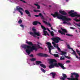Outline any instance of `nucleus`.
<instances>
[{
    "instance_id": "f257e3e1",
    "label": "nucleus",
    "mask_w": 80,
    "mask_h": 80,
    "mask_svg": "<svg viewBox=\"0 0 80 80\" xmlns=\"http://www.w3.org/2000/svg\"><path fill=\"white\" fill-rule=\"evenodd\" d=\"M26 43L30 46L27 45L26 44H23L21 46L22 48H24L26 49V52L28 55H30L31 52V51H32L33 50H35V51H37V48L35 47V46H33V43L31 42H26Z\"/></svg>"
},
{
    "instance_id": "f03ea898",
    "label": "nucleus",
    "mask_w": 80,
    "mask_h": 80,
    "mask_svg": "<svg viewBox=\"0 0 80 80\" xmlns=\"http://www.w3.org/2000/svg\"><path fill=\"white\" fill-rule=\"evenodd\" d=\"M51 15L53 17H54V18L57 17L58 18V19L62 20L64 21L63 23L64 24L67 23V22H66L71 20L70 18H67V16H63L58 13L57 12H55L54 13V14H51Z\"/></svg>"
},
{
    "instance_id": "7ed1b4c3",
    "label": "nucleus",
    "mask_w": 80,
    "mask_h": 80,
    "mask_svg": "<svg viewBox=\"0 0 80 80\" xmlns=\"http://www.w3.org/2000/svg\"><path fill=\"white\" fill-rule=\"evenodd\" d=\"M64 65V64H62L60 63H58V64L57 63H56L53 64H51L49 66V68L51 69L52 68H54V67H56L58 68L59 67V66L62 68L63 70H65V69H66V68L64 67L63 66Z\"/></svg>"
},
{
    "instance_id": "20e7f679",
    "label": "nucleus",
    "mask_w": 80,
    "mask_h": 80,
    "mask_svg": "<svg viewBox=\"0 0 80 80\" xmlns=\"http://www.w3.org/2000/svg\"><path fill=\"white\" fill-rule=\"evenodd\" d=\"M32 30L33 31V32H29V33L31 35H32V36H33V37H34L35 38L37 37L36 35H37L38 37L40 36V32H36V31H37L36 29L35 28H32Z\"/></svg>"
},
{
    "instance_id": "39448f33",
    "label": "nucleus",
    "mask_w": 80,
    "mask_h": 80,
    "mask_svg": "<svg viewBox=\"0 0 80 80\" xmlns=\"http://www.w3.org/2000/svg\"><path fill=\"white\" fill-rule=\"evenodd\" d=\"M69 16H70L71 17H75V18L73 19L74 20L76 21L77 22H80V19H77V18L78 17H80V15L78 14L77 12H75L74 13H72L71 14H69Z\"/></svg>"
},
{
    "instance_id": "423d86ee",
    "label": "nucleus",
    "mask_w": 80,
    "mask_h": 80,
    "mask_svg": "<svg viewBox=\"0 0 80 80\" xmlns=\"http://www.w3.org/2000/svg\"><path fill=\"white\" fill-rule=\"evenodd\" d=\"M51 40L53 41L54 42H52V43L53 45H54L55 46V43H58L59 42V41H63V40H61V38H60L57 37H55L54 38H51Z\"/></svg>"
},
{
    "instance_id": "0eeeda50",
    "label": "nucleus",
    "mask_w": 80,
    "mask_h": 80,
    "mask_svg": "<svg viewBox=\"0 0 80 80\" xmlns=\"http://www.w3.org/2000/svg\"><path fill=\"white\" fill-rule=\"evenodd\" d=\"M71 77L72 78H73V75H75V80H78V78L79 77V75L78 74V73H77L76 72H73L72 73H71Z\"/></svg>"
},
{
    "instance_id": "6e6552de",
    "label": "nucleus",
    "mask_w": 80,
    "mask_h": 80,
    "mask_svg": "<svg viewBox=\"0 0 80 80\" xmlns=\"http://www.w3.org/2000/svg\"><path fill=\"white\" fill-rule=\"evenodd\" d=\"M46 44H47L48 45V47L49 49V53H50V54H51V55H52V52H51V50H52V49H51V48H52V47H53V46L51 45H52V44L50 42H47L46 43Z\"/></svg>"
},
{
    "instance_id": "1a4fd4ad",
    "label": "nucleus",
    "mask_w": 80,
    "mask_h": 80,
    "mask_svg": "<svg viewBox=\"0 0 80 80\" xmlns=\"http://www.w3.org/2000/svg\"><path fill=\"white\" fill-rule=\"evenodd\" d=\"M61 30L62 32L59 30H58V32L60 33H61L62 35H65V33H67V30L62 28H61Z\"/></svg>"
},
{
    "instance_id": "9d476101",
    "label": "nucleus",
    "mask_w": 80,
    "mask_h": 80,
    "mask_svg": "<svg viewBox=\"0 0 80 80\" xmlns=\"http://www.w3.org/2000/svg\"><path fill=\"white\" fill-rule=\"evenodd\" d=\"M37 55L38 56H39V57H48V55H47V54H43L41 53H39Z\"/></svg>"
},
{
    "instance_id": "9b49d317",
    "label": "nucleus",
    "mask_w": 80,
    "mask_h": 80,
    "mask_svg": "<svg viewBox=\"0 0 80 80\" xmlns=\"http://www.w3.org/2000/svg\"><path fill=\"white\" fill-rule=\"evenodd\" d=\"M62 76L63 77H62L60 78V80H65V79L66 78H67V76L64 73L62 74Z\"/></svg>"
},
{
    "instance_id": "f8f14e48",
    "label": "nucleus",
    "mask_w": 80,
    "mask_h": 80,
    "mask_svg": "<svg viewBox=\"0 0 80 80\" xmlns=\"http://www.w3.org/2000/svg\"><path fill=\"white\" fill-rule=\"evenodd\" d=\"M35 16L36 17H41L42 19V20H45L44 17L41 13H40L38 15H35Z\"/></svg>"
},
{
    "instance_id": "ddd939ff",
    "label": "nucleus",
    "mask_w": 80,
    "mask_h": 80,
    "mask_svg": "<svg viewBox=\"0 0 80 80\" xmlns=\"http://www.w3.org/2000/svg\"><path fill=\"white\" fill-rule=\"evenodd\" d=\"M49 61L51 64H53V62H55L56 63L57 62V61L55 59H50L49 60Z\"/></svg>"
},
{
    "instance_id": "4468645a",
    "label": "nucleus",
    "mask_w": 80,
    "mask_h": 80,
    "mask_svg": "<svg viewBox=\"0 0 80 80\" xmlns=\"http://www.w3.org/2000/svg\"><path fill=\"white\" fill-rule=\"evenodd\" d=\"M38 23V24L39 25H42V24L40 22H38L37 21H35L33 22L32 23V25H33L35 26L37 25Z\"/></svg>"
},
{
    "instance_id": "2eb2a0df",
    "label": "nucleus",
    "mask_w": 80,
    "mask_h": 80,
    "mask_svg": "<svg viewBox=\"0 0 80 80\" xmlns=\"http://www.w3.org/2000/svg\"><path fill=\"white\" fill-rule=\"evenodd\" d=\"M59 12L60 13L62 14V15H67V13L64 11L60 10L59 11Z\"/></svg>"
},
{
    "instance_id": "dca6fc26",
    "label": "nucleus",
    "mask_w": 80,
    "mask_h": 80,
    "mask_svg": "<svg viewBox=\"0 0 80 80\" xmlns=\"http://www.w3.org/2000/svg\"><path fill=\"white\" fill-rule=\"evenodd\" d=\"M25 12L27 15H28V16L29 17H31V14H30V12H29V11L27 10H25Z\"/></svg>"
},
{
    "instance_id": "f3484780",
    "label": "nucleus",
    "mask_w": 80,
    "mask_h": 80,
    "mask_svg": "<svg viewBox=\"0 0 80 80\" xmlns=\"http://www.w3.org/2000/svg\"><path fill=\"white\" fill-rule=\"evenodd\" d=\"M16 7V10H17V11H18L19 12H20L19 11H20V10H22L23 11V9L22 8H21V7Z\"/></svg>"
},
{
    "instance_id": "a211bd4d",
    "label": "nucleus",
    "mask_w": 80,
    "mask_h": 80,
    "mask_svg": "<svg viewBox=\"0 0 80 80\" xmlns=\"http://www.w3.org/2000/svg\"><path fill=\"white\" fill-rule=\"evenodd\" d=\"M61 53V55H67V52H65V51H62Z\"/></svg>"
},
{
    "instance_id": "6ab92c4d",
    "label": "nucleus",
    "mask_w": 80,
    "mask_h": 80,
    "mask_svg": "<svg viewBox=\"0 0 80 80\" xmlns=\"http://www.w3.org/2000/svg\"><path fill=\"white\" fill-rule=\"evenodd\" d=\"M50 74H52V78H55V75H56V73L52 72H51L50 73Z\"/></svg>"
},
{
    "instance_id": "aec40b11",
    "label": "nucleus",
    "mask_w": 80,
    "mask_h": 80,
    "mask_svg": "<svg viewBox=\"0 0 80 80\" xmlns=\"http://www.w3.org/2000/svg\"><path fill=\"white\" fill-rule=\"evenodd\" d=\"M42 62L40 61H36V63L37 65H39V64H40V63H42Z\"/></svg>"
},
{
    "instance_id": "412c9836",
    "label": "nucleus",
    "mask_w": 80,
    "mask_h": 80,
    "mask_svg": "<svg viewBox=\"0 0 80 80\" xmlns=\"http://www.w3.org/2000/svg\"><path fill=\"white\" fill-rule=\"evenodd\" d=\"M40 65L41 67H42L44 68H46V66L43 64H40Z\"/></svg>"
},
{
    "instance_id": "4be33fe9",
    "label": "nucleus",
    "mask_w": 80,
    "mask_h": 80,
    "mask_svg": "<svg viewBox=\"0 0 80 80\" xmlns=\"http://www.w3.org/2000/svg\"><path fill=\"white\" fill-rule=\"evenodd\" d=\"M40 65L41 67H42L44 68H46V66L43 64H40Z\"/></svg>"
},
{
    "instance_id": "5701e85b",
    "label": "nucleus",
    "mask_w": 80,
    "mask_h": 80,
    "mask_svg": "<svg viewBox=\"0 0 80 80\" xmlns=\"http://www.w3.org/2000/svg\"><path fill=\"white\" fill-rule=\"evenodd\" d=\"M56 48H57L58 49V50L59 52H62L61 51V49H60V48H58V45L57 44Z\"/></svg>"
},
{
    "instance_id": "b1692460",
    "label": "nucleus",
    "mask_w": 80,
    "mask_h": 80,
    "mask_svg": "<svg viewBox=\"0 0 80 80\" xmlns=\"http://www.w3.org/2000/svg\"><path fill=\"white\" fill-rule=\"evenodd\" d=\"M43 35L45 36H47V31L43 30Z\"/></svg>"
},
{
    "instance_id": "393cba45",
    "label": "nucleus",
    "mask_w": 80,
    "mask_h": 80,
    "mask_svg": "<svg viewBox=\"0 0 80 80\" xmlns=\"http://www.w3.org/2000/svg\"><path fill=\"white\" fill-rule=\"evenodd\" d=\"M42 45V44H41V43L38 42V44H37V46H38V48H42V49L43 48L40 47V45Z\"/></svg>"
},
{
    "instance_id": "a878e982",
    "label": "nucleus",
    "mask_w": 80,
    "mask_h": 80,
    "mask_svg": "<svg viewBox=\"0 0 80 80\" xmlns=\"http://www.w3.org/2000/svg\"><path fill=\"white\" fill-rule=\"evenodd\" d=\"M71 77L72 78H67V79H68V80H75V78H72L71 76Z\"/></svg>"
},
{
    "instance_id": "bb28decb",
    "label": "nucleus",
    "mask_w": 80,
    "mask_h": 80,
    "mask_svg": "<svg viewBox=\"0 0 80 80\" xmlns=\"http://www.w3.org/2000/svg\"><path fill=\"white\" fill-rule=\"evenodd\" d=\"M34 5H36V6H37V9H40V6L38 5V4L34 3Z\"/></svg>"
},
{
    "instance_id": "cd10ccee",
    "label": "nucleus",
    "mask_w": 80,
    "mask_h": 80,
    "mask_svg": "<svg viewBox=\"0 0 80 80\" xmlns=\"http://www.w3.org/2000/svg\"><path fill=\"white\" fill-rule=\"evenodd\" d=\"M73 12H74V10H71L69 12H68V13L69 14H72V13H73Z\"/></svg>"
},
{
    "instance_id": "c85d7f7f",
    "label": "nucleus",
    "mask_w": 80,
    "mask_h": 80,
    "mask_svg": "<svg viewBox=\"0 0 80 80\" xmlns=\"http://www.w3.org/2000/svg\"><path fill=\"white\" fill-rule=\"evenodd\" d=\"M42 22H43V23H45V24H46L48 25H50V24L49 23L47 22H46L44 20H43Z\"/></svg>"
},
{
    "instance_id": "c756f323",
    "label": "nucleus",
    "mask_w": 80,
    "mask_h": 80,
    "mask_svg": "<svg viewBox=\"0 0 80 80\" xmlns=\"http://www.w3.org/2000/svg\"><path fill=\"white\" fill-rule=\"evenodd\" d=\"M65 56H62L60 57V60H65Z\"/></svg>"
},
{
    "instance_id": "7c9ffc66",
    "label": "nucleus",
    "mask_w": 80,
    "mask_h": 80,
    "mask_svg": "<svg viewBox=\"0 0 80 80\" xmlns=\"http://www.w3.org/2000/svg\"><path fill=\"white\" fill-rule=\"evenodd\" d=\"M30 60H31V62H34L36 60V58H31L30 59Z\"/></svg>"
},
{
    "instance_id": "2f4dec72",
    "label": "nucleus",
    "mask_w": 80,
    "mask_h": 80,
    "mask_svg": "<svg viewBox=\"0 0 80 80\" xmlns=\"http://www.w3.org/2000/svg\"><path fill=\"white\" fill-rule=\"evenodd\" d=\"M41 27L44 30H47V29H46V28L42 25H41Z\"/></svg>"
},
{
    "instance_id": "473e14b6",
    "label": "nucleus",
    "mask_w": 80,
    "mask_h": 80,
    "mask_svg": "<svg viewBox=\"0 0 80 80\" xmlns=\"http://www.w3.org/2000/svg\"><path fill=\"white\" fill-rule=\"evenodd\" d=\"M53 55L55 57H59V56L58 54H55Z\"/></svg>"
},
{
    "instance_id": "72a5a7b5",
    "label": "nucleus",
    "mask_w": 80,
    "mask_h": 80,
    "mask_svg": "<svg viewBox=\"0 0 80 80\" xmlns=\"http://www.w3.org/2000/svg\"><path fill=\"white\" fill-rule=\"evenodd\" d=\"M51 33V35L52 36V37H54V34L53 33V31H52Z\"/></svg>"
},
{
    "instance_id": "f704fd0d",
    "label": "nucleus",
    "mask_w": 80,
    "mask_h": 80,
    "mask_svg": "<svg viewBox=\"0 0 80 80\" xmlns=\"http://www.w3.org/2000/svg\"><path fill=\"white\" fill-rule=\"evenodd\" d=\"M41 70L42 72H43V73H45V72H46V71L44 69H43V68H41Z\"/></svg>"
},
{
    "instance_id": "c9c22d12",
    "label": "nucleus",
    "mask_w": 80,
    "mask_h": 80,
    "mask_svg": "<svg viewBox=\"0 0 80 80\" xmlns=\"http://www.w3.org/2000/svg\"><path fill=\"white\" fill-rule=\"evenodd\" d=\"M18 23H19V24H20L22 23V19H20L18 21Z\"/></svg>"
},
{
    "instance_id": "e433bc0d",
    "label": "nucleus",
    "mask_w": 80,
    "mask_h": 80,
    "mask_svg": "<svg viewBox=\"0 0 80 80\" xmlns=\"http://www.w3.org/2000/svg\"><path fill=\"white\" fill-rule=\"evenodd\" d=\"M33 11L35 12H40V11H39V10H36L35 9H34Z\"/></svg>"
},
{
    "instance_id": "4c0bfd02",
    "label": "nucleus",
    "mask_w": 80,
    "mask_h": 80,
    "mask_svg": "<svg viewBox=\"0 0 80 80\" xmlns=\"http://www.w3.org/2000/svg\"><path fill=\"white\" fill-rule=\"evenodd\" d=\"M72 55H76V52H75V51H73V52H72Z\"/></svg>"
},
{
    "instance_id": "58836bf2",
    "label": "nucleus",
    "mask_w": 80,
    "mask_h": 80,
    "mask_svg": "<svg viewBox=\"0 0 80 80\" xmlns=\"http://www.w3.org/2000/svg\"><path fill=\"white\" fill-rule=\"evenodd\" d=\"M64 57L66 58H68V59H70V58L69 57H68V56H67L66 55H64Z\"/></svg>"
},
{
    "instance_id": "ea45409f",
    "label": "nucleus",
    "mask_w": 80,
    "mask_h": 80,
    "mask_svg": "<svg viewBox=\"0 0 80 80\" xmlns=\"http://www.w3.org/2000/svg\"><path fill=\"white\" fill-rule=\"evenodd\" d=\"M76 25L77 26H78V27H80V23H79V24L77 23Z\"/></svg>"
},
{
    "instance_id": "a19ab883",
    "label": "nucleus",
    "mask_w": 80,
    "mask_h": 80,
    "mask_svg": "<svg viewBox=\"0 0 80 80\" xmlns=\"http://www.w3.org/2000/svg\"><path fill=\"white\" fill-rule=\"evenodd\" d=\"M66 35H67V36H69V37H72V35H71L69 34H66Z\"/></svg>"
},
{
    "instance_id": "79ce46f5",
    "label": "nucleus",
    "mask_w": 80,
    "mask_h": 80,
    "mask_svg": "<svg viewBox=\"0 0 80 80\" xmlns=\"http://www.w3.org/2000/svg\"><path fill=\"white\" fill-rule=\"evenodd\" d=\"M20 26L22 27L23 28H24V26H23V25L22 24H21L20 25Z\"/></svg>"
},
{
    "instance_id": "37998d69",
    "label": "nucleus",
    "mask_w": 80,
    "mask_h": 80,
    "mask_svg": "<svg viewBox=\"0 0 80 80\" xmlns=\"http://www.w3.org/2000/svg\"><path fill=\"white\" fill-rule=\"evenodd\" d=\"M67 47L68 48H69V49H70V48H70V45H68Z\"/></svg>"
},
{
    "instance_id": "c03bdc74",
    "label": "nucleus",
    "mask_w": 80,
    "mask_h": 80,
    "mask_svg": "<svg viewBox=\"0 0 80 80\" xmlns=\"http://www.w3.org/2000/svg\"><path fill=\"white\" fill-rule=\"evenodd\" d=\"M19 12L21 13V15H23V12H22V11H19Z\"/></svg>"
},
{
    "instance_id": "a18cd8bd",
    "label": "nucleus",
    "mask_w": 80,
    "mask_h": 80,
    "mask_svg": "<svg viewBox=\"0 0 80 80\" xmlns=\"http://www.w3.org/2000/svg\"><path fill=\"white\" fill-rule=\"evenodd\" d=\"M76 52H77V53H78H78H79V52H79V51H78V49H76Z\"/></svg>"
},
{
    "instance_id": "49530a36",
    "label": "nucleus",
    "mask_w": 80,
    "mask_h": 80,
    "mask_svg": "<svg viewBox=\"0 0 80 80\" xmlns=\"http://www.w3.org/2000/svg\"><path fill=\"white\" fill-rule=\"evenodd\" d=\"M29 56L30 57H33V54H31Z\"/></svg>"
},
{
    "instance_id": "de8ad7c7",
    "label": "nucleus",
    "mask_w": 80,
    "mask_h": 80,
    "mask_svg": "<svg viewBox=\"0 0 80 80\" xmlns=\"http://www.w3.org/2000/svg\"><path fill=\"white\" fill-rule=\"evenodd\" d=\"M66 63H70V61L69 60H68L66 61Z\"/></svg>"
},
{
    "instance_id": "09e8293b",
    "label": "nucleus",
    "mask_w": 80,
    "mask_h": 80,
    "mask_svg": "<svg viewBox=\"0 0 80 80\" xmlns=\"http://www.w3.org/2000/svg\"><path fill=\"white\" fill-rule=\"evenodd\" d=\"M70 29H72V30H74V29H75V28H74L73 27H70Z\"/></svg>"
},
{
    "instance_id": "8fccbe9b",
    "label": "nucleus",
    "mask_w": 80,
    "mask_h": 80,
    "mask_svg": "<svg viewBox=\"0 0 80 80\" xmlns=\"http://www.w3.org/2000/svg\"><path fill=\"white\" fill-rule=\"evenodd\" d=\"M75 56L76 57V58H77L78 59V56H77V54H76L75 55Z\"/></svg>"
},
{
    "instance_id": "3c124183",
    "label": "nucleus",
    "mask_w": 80,
    "mask_h": 80,
    "mask_svg": "<svg viewBox=\"0 0 80 80\" xmlns=\"http://www.w3.org/2000/svg\"><path fill=\"white\" fill-rule=\"evenodd\" d=\"M47 30H48V32H51V31H50V30L49 29H48V28L47 29Z\"/></svg>"
},
{
    "instance_id": "603ef678",
    "label": "nucleus",
    "mask_w": 80,
    "mask_h": 80,
    "mask_svg": "<svg viewBox=\"0 0 80 80\" xmlns=\"http://www.w3.org/2000/svg\"><path fill=\"white\" fill-rule=\"evenodd\" d=\"M53 46L54 47L57 48V45L56 44H55V45H53Z\"/></svg>"
},
{
    "instance_id": "864d4df0",
    "label": "nucleus",
    "mask_w": 80,
    "mask_h": 80,
    "mask_svg": "<svg viewBox=\"0 0 80 80\" xmlns=\"http://www.w3.org/2000/svg\"><path fill=\"white\" fill-rule=\"evenodd\" d=\"M51 30H53L54 31V29H53V28L52 27H51Z\"/></svg>"
},
{
    "instance_id": "5fc2aeb1",
    "label": "nucleus",
    "mask_w": 80,
    "mask_h": 80,
    "mask_svg": "<svg viewBox=\"0 0 80 80\" xmlns=\"http://www.w3.org/2000/svg\"><path fill=\"white\" fill-rule=\"evenodd\" d=\"M49 27H51V26H52L51 25V24H49Z\"/></svg>"
},
{
    "instance_id": "6e6d98bb",
    "label": "nucleus",
    "mask_w": 80,
    "mask_h": 80,
    "mask_svg": "<svg viewBox=\"0 0 80 80\" xmlns=\"http://www.w3.org/2000/svg\"><path fill=\"white\" fill-rule=\"evenodd\" d=\"M66 1L67 2H68V1H69V0H66Z\"/></svg>"
},
{
    "instance_id": "4d7b16f0",
    "label": "nucleus",
    "mask_w": 80,
    "mask_h": 80,
    "mask_svg": "<svg viewBox=\"0 0 80 80\" xmlns=\"http://www.w3.org/2000/svg\"><path fill=\"white\" fill-rule=\"evenodd\" d=\"M47 34L48 35V36H49V34H48V32H47Z\"/></svg>"
},
{
    "instance_id": "13d9d810",
    "label": "nucleus",
    "mask_w": 80,
    "mask_h": 80,
    "mask_svg": "<svg viewBox=\"0 0 80 80\" xmlns=\"http://www.w3.org/2000/svg\"><path fill=\"white\" fill-rule=\"evenodd\" d=\"M72 50L73 51H73H75L73 49H72Z\"/></svg>"
},
{
    "instance_id": "bf43d9fd",
    "label": "nucleus",
    "mask_w": 80,
    "mask_h": 80,
    "mask_svg": "<svg viewBox=\"0 0 80 80\" xmlns=\"http://www.w3.org/2000/svg\"><path fill=\"white\" fill-rule=\"evenodd\" d=\"M37 38L38 39H39V38H39V37H38Z\"/></svg>"
},
{
    "instance_id": "052dcab7",
    "label": "nucleus",
    "mask_w": 80,
    "mask_h": 80,
    "mask_svg": "<svg viewBox=\"0 0 80 80\" xmlns=\"http://www.w3.org/2000/svg\"><path fill=\"white\" fill-rule=\"evenodd\" d=\"M33 65H35V63H33Z\"/></svg>"
},
{
    "instance_id": "680f3d73",
    "label": "nucleus",
    "mask_w": 80,
    "mask_h": 80,
    "mask_svg": "<svg viewBox=\"0 0 80 80\" xmlns=\"http://www.w3.org/2000/svg\"><path fill=\"white\" fill-rule=\"evenodd\" d=\"M49 7H52V6H51V5H49Z\"/></svg>"
},
{
    "instance_id": "e2e57ef3",
    "label": "nucleus",
    "mask_w": 80,
    "mask_h": 80,
    "mask_svg": "<svg viewBox=\"0 0 80 80\" xmlns=\"http://www.w3.org/2000/svg\"><path fill=\"white\" fill-rule=\"evenodd\" d=\"M76 32H77V30H76Z\"/></svg>"
},
{
    "instance_id": "0e129e2a",
    "label": "nucleus",
    "mask_w": 80,
    "mask_h": 80,
    "mask_svg": "<svg viewBox=\"0 0 80 80\" xmlns=\"http://www.w3.org/2000/svg\"><path fill=\"white\" fill-rule=\"evenodd\" d=\"M49 20H50V21L51 20V18H50L49 19Z\"/></svg>"
},
{
    "instance_id": "69168bd1",
    "label": "nucleus",
    "mask_w": 80,
    "mask_h": 80,
    "mask_svg": "<svg viewBox=\"0 0 80 80\" xmlns=\"http://www.w3.org/2000/svg\"><path fill=\"white\" fill-rule=\"evenodd\" d=\"M44 13V15L45 14V13Z\"/></svg>"
},
{
    "instance_id": "338daca9",
    "label": "nucleus",
    "mask_w": 80,
    "mask_h": 80,
    "mask_svg": "<svg viewBox=\"0 0 80 80\" xmlns=\"http://www.w3.org/2000/svg\"><path fill=\"white\" fill-rule=\"evenodd\" d=\"M78 29H79V30H80V28H78Z\"/></svg>"
},
{
    "instance_id": "774afa93",
    "label": "nucleus",
    "mask_w": 80,
    "mask_h": 80,
    "mask_svg": "<svg viewBox=\"0 0 80 80\" xmlns=\"http://www.w3.org/2000/svg\"><path fill=\"white\" fill-rule=\"evenodd\" d=\"M44 5H45L44 4Z\"/></svg>"
}]
</instances>
